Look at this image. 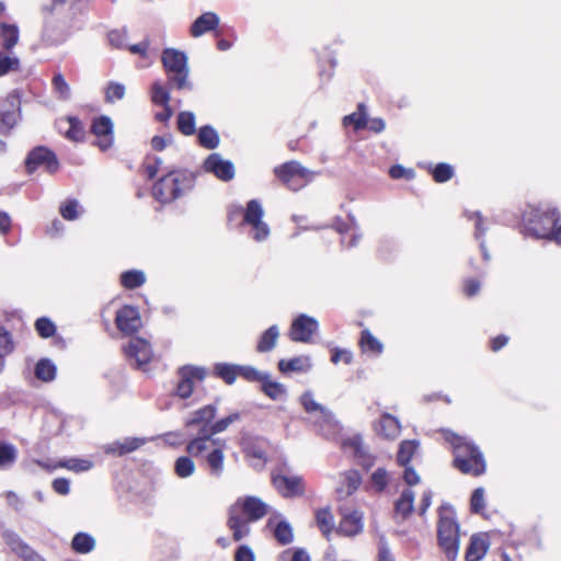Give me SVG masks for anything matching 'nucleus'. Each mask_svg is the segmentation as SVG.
<instances>
[{
	"instance_id": "nucleus-1",
	"label": "nucleus",
	"mask_w": 561,
	"mask_h": 561,
	"mask_svg": "<svg viewBox=\"0 0 561 561\" xmlns=\"http://www.w3.org/2000/svg\"><path fill=\"white\" fill-rule=\"evenodd\" d=\"M241 419L239 412L229 414L213 423L211 427L205 428L203 437H194L186 444L185 450L202 465L213 478H220L225 471V451L227 442L215 435L225 432L232 423Z\"/></svg>"
},
{
	"instance_id": "nucleus-2",
	"label": "nucleus",
	"mask_w": 561,
	"mask_h": 561,
	"mask_svg": "<svg viewBox=\"0 0 561 561\" xmlns=\"http://www.w3.org/2000/svg\"><path fill=\"white\" fill-rule=\"evenodd\" d=\"M268 513V505L256 496L238 499L229 508L227 525L234 541H240L250 534V523L260 520Z\"/></svg>"
},
{
	"instance_id": "nucleus-3",
	"label": "nucleus",
	"mask_w": 561,
	"mask_h": 561,
	"mask_svg": "<svg viewBox=\"0 0 561 561\" xmlns=\"http://www.w3.org/2000/svg\"><path fill=\"white\" fill-rule=\"evenodd\" d=\"M454 447V465L462 473L480 476L485 471V461L479 448L454 433L446 435Z\"/></svg>"
},
{
	"instance_id": "nucleus-4",
	"label": "nucleus",
	"mask_w": 561,
	"mask_h": 561,
	"mask_svg": "<svg viewBox=\"0 0 561 561\" xmlns=\"http://www.w3.org/2000/svg\"><path fill=\"white\" fill-rule=\"evenodd\" d=\"M437 539L446 558L455 561L459 552L460 533L456 513L449 504H443L438 508Z\"/></svg>"
},
{
	"instance_id": "nucleus-5",
	"label": "nucleus",
	"mask_w": 561,
	"mask_h": 561,
	"mask_svg": "<svg viewBox=\"0 0 561 561\" xmlns=\"http://www.w3.org/2000/svg\"><path fill=\"white\" fill-rule=\"evenodd\" d=\"M195 184V174L187 170L169 171L152 187L154 198L161 203H170L185 192L191 191Z\"/></svg>"
},
{
	"instance_id": "nucleus-6",
	"label": "nucleus",
	"mask_w": 561,
	"mask_h": 561,
	"mask_svg": "<svg viewBox=\"0 0 561 561\" xmlns=\"http://www.w3.org/2000/svg\"><path fill=\"white\" fill-rule=\"evenodd\" d=\"M527 232L538 239L561 243V226L556 228L559 215L556 208H534L524 216Z\"/></svg>"
},
{
	"instance_id": "nucleus-7",
	"label": "nucleus",
	"mask_w": 561,
	"mask_h": 561,
	"mask_svg": "<svg viewBox=\"0 0 561 561\" xmlns=\"http://www.w3.org/2000/svg\"><path fill=\"white\" fill-rule=\"evenodd\" d=\"M161 60L165 69L168 80L178 90H192L193 84L188 79L190 69L187 57L183 51L174 48H165Z\"/></svg>"
},
{
	"instance_id": "nucleus-8",
	"label": "nucleus",
	"mask_w": 561,
	"mask_h": 561,
	"mask_svg": "<svg viewBox=\"0 0 561 561\" xmlns=\"http://www.w3.org/2000/svg\"><path fill=\"white\" fill-rule=\"evenodd\" d=\"M299 401L319 434L328 437L337 431L339 426L333 413L327 407L318 403L311 391H305Z\"/></svg>"
},
{
	"instance_id": "nucleus-9",
	"label": "nucleus",
	"mask_w": 561,
	"mask_h": 561,
	"mask_svg": "<svg viewBox=\"0 0 561 561\" xmlns=\"http://www.w3.org/2000/svg\"><path fill=\"white\" fill-rule=\"evenodd\" d=\"M274 174L288 190L297 192L309 184L318 173L293 160L275 167Z\"/></svg>"
},
{
	"instance_id": "nucleus-10",
	"label": "nucleus",
	"mask_w": 561,
	"mask_h": 561,
	"mask_svg": "<svg viewBox=\"0 0 561 561\" xmlns=\"http://www.w3.org/2000/svg\"><path fill=\"white\" fill-rule=\"evenodd\" d=\"M264 209L257 199L248 202L243 214V224L251 226V236L256 242L267 239L270 236L268 225L263 221Z\"/></svg>"
},
{
	"instance_id": "nucleus-11",
	"label": "nucleus",
	"mask_w": 561,
	"mask_h": 561,
	"mask_svg": "<svg viewBox=\"0 0 561 561\" xmlns=\"http://www.w3.org/2000/svg\"><path fill=\"white\" fill-rule=\"evenodd\" d=\"M41 167L50 174L56 173L59 169V162L56 154L43 146L31 150L25 159V168L28 173H33Z\"/></svg>"
},
{
	"instance_id": "nucleus-12",
	"label": "nucleus",
	"mask_w": 561,
	"mask_h": 561,
	"mask_svg": "<svg viewBox=\"0 0 561 561\" xmlns=\"http://www.w3.org/2000/svg\"><path fill=\"white\" fill-rule=\"evenodd\" d=\"M21 118V100L16 91L8 94L0 107V133H9Z\"/></svg>"
},
{
	"instance_id": "nucleus-13",
	"label": "nucleus",
	"mask_w": 561,
	"mask_h": 561,
	"mask_svg": "<svg viewBox=\"0 0 561 561\" xmlns=\"http://www.w3.org/2000/svg\"><path fill=\"white\" fill-rule=\"evenodd\" d=\"M206 376L205 369L195 366H183L178 370L179 381L175 387V396L181 399L191 397L195 381H202Z\"/></svg>"
},
{
	"instance_id": "nucleus-14",
	"label": "nucleus",
	"mask_w": 561,
	"mask_h": 561,
	"mask_svg": "<svg viewBox=\"0 0 561 561\" xmlns=\"http://www.w3.org/2000/svg\"><path fill=\"white\" fill-rule=\"evenodd\" d=\"M272 482L277 492L286 499L301 496L305 493L304 479L297 474L275 473Z\"/></svg>"
},
{
	"instance_id": "nucleus-15",
	"label": "nucleus",
	"mask_w": 561,
	"mask_h": 561,
	"mask_svg": "<svg viewBox=\"0 0 561 561\" xmlns=\"http://www.w3.org/2000/svg\"><path fill=\"white\" fill-rule=\"evenodd\" d=\"M125 354L131 365L136 368L146 370L147 365L152 358V350L148 341L141 337H133L125 347Z\"/></svg>"
},
{
	"instance_id": "nucleus-16",
	"label": "nucleus",
	"mask_w": 561,
	"mask_h": 561,
	"mask_svg": "<svg viewBox=\"0 0 561 561\" xmlns=\"http://www.w3.org/2000/svg\"><path fill=\"white\" fill-rule=\"evenodd\" d=\"M203 169L207 173L214 174L222 182H229L234 178V165L230 160H226L220 153H210L203 163Z\"/></svg>"
},
{
	"instance_id": "nucleus-17",
	"label": "nucleus",
	"mask_w": 561,
	"mask_h": 561,
	"mask_svg": "<svg viewBox=\"0 0 561 561\" xmlns=\"http://www.w3.org/2000/svg\"><path fill=\"white\" fill-rule=\"evenodd\" d=\"M318 321L307 314L297 317L290 327L289 336L295 342L308 343L313 333L318 331Z\"/></svg>"
},
{
	"instance_id": "nucleus-18",
	"label": "nucleus",
	"mask_w": 561,
	"mask_h": 561,
	"mask_svg": "<svg viewBox=\"0 0 561 561\" xmlns=\"http://www.w3.org/2000/svg\"><path fill=\"white\" fill-rule=\"evenodd\" d=\"M216 414L217 407L215 404L205 405L191 413L185 421V426L188 428L199 426L198 433L195 437H203L205 428L211 427Z\"/></svg>"
},
{
	"instance_id": "nucleus-19",
	"label": "nucleus",
	"mask_w": 561,
	"mask_h": 561,
	"mask_svg": "<svg viewBox=\"0 0 561 561\" xmlns=\"http://www.w3.org/2000/svg\"><path fill=\"white\" fill-rule=\"evenodd\" d=\"M3 539L10 550L19 556L23 561H45L18 534L13 531H4Z\"/></svg>"
},
{
	"instance_id": "nucleus-20",
	"label": "nucleus",
	"mask_w": 561,
	"mask_h": 561,
	"mask_svg": "<svg viewBox=\"0 0 561 561\" xmlns=\"http://www.w3.org/2000/svg\"><path fill=\"white\" fill-rule=\"evenodd\" d=\"M116 325L125 334H133L141 327V319L137 308L124 306L116 312Z\"/></svg>"
},
{
	"instance_id": "nucleus-21",
	"label": "nucleus",
	"mask_w": 561,
	"mask_h": 561,
	"mask_svg": "<svg viewBox=\"0 0 561 561\" xmlns=\"http://www.w3.org/2000/svg\"><path fill=\"white\" fill-rule=\"evenodd\" d=\"M91 131L98 137L96 146L105 151L113 145V123L107 116L95 118L91 125Z\"/></svg>"
},
{
	"instance_id": "nucleus-22",
	"label": "nucleus",
	"mask_w": 561,
	"mask_h": 561,
	"mask_svg": "<svg viewBox=\"0 0 561 561\" xmlns=\"http://www.w3.org/2000/svg\"><path fill=\"white\" fill-rule=\"evenodd\" d=\"M363 517V513L359 511L346 512L343 510L337 533L347 537L360 534L364 527Z\"/></svg>"
},
{
	"instance_id": "nucleus-23",
	"label": "nucleus",
	"mask_w": 561,
	"mask_h": 561,
	"mask_svg": "<svg viewBox=\"0 0 561 561\" xmlns=\"http://www.w3.org/2000/svg\"><path fill=\"white\" fill-rule=\"evenodd\" d=\"M362 477L357 470H348L341 474V484L336 489L340 499L352 495L360 485Z\"/></svg>"
},
{
	"instance_id": "nucleus-24",
	"label": "nucleus",
	"mask_w": 561,
	"mask_h": 561,
	"mask_svg": "<svg viewBox=\"0 0 561 561\" xmlns=\"http://www.w3.org/2000/svg\"><path fill=\"white\" fill-rule=\"evenodd\" d=\"M68 35V32L60 25L53 21H46L42 41L46 46H57L62 44L67 39Z\"/></svg>"
},
{
	"instance_id": "nucleus-25",
	"label": "nucleus",
	"mask_w": 561,
	"mask_h": 561,
	"mask_svg": "<svg viewBox=\"0 0 561 561\" xmlns=\"http://www.w3.org/2000/svg\"><path fill=\"white\" fill-rule=\"evenodd\" d=\"M311 367V359L307 355L296 356L289 359H280L278 362V369L282 374L307 373Z\"/></svg>"
},
{
	"instance_id": "nucleus-26",
	"label": "nucleus",
	"mask_w": 561,
	"mask_h": 561,
	"mask_svg": "<svg viewBox=\"0 0 561 561\" xmlns=\"http://www.w3.org/2000/svg\"><path fill=\"white\" fill-rule=\"evenodd\" d=\"M144 444L145 440L141 438H125L122 442L117 440L105 445L104 451L113 456H124L138 449Z\"/></svg>"
},
{
	"instance_id": "nucleus-27",
	"label": "nucleus",
	"mask_w": 561,
	"mask_h": 561,
	"mask_svg": "<svg viewBox=\"0 0 561 561\" xmlns=\"http://www.w3.org/2000/svg\"><path fill=\"white\" fill-rule=\"evenodd\" d=\"M219 24V18L214 12H206L198 16L191 26V35L199 37L206 32L215 30Z\"/></svg>"
},
{
	"instance_id": "nucleus-28",
	"label": "nucleus",
	"mask_w": 561,
	"mask_h": 561,
	"mask_svg": "<svg viewBox=\"0 0 561 561\" xmlns=\"http://www.w3.org/2000/svg\"><path fill=\"white\" fill-rule=\"evenodd\" d=\"M489 542L485 536L473 535L466 550V561H480L486 553Z\"/></svg>"
},
{
	"instance_id": "nucleus-29",
	"label": "nucleus",
	"mask_w": 561,
	"mask_h": 561,
	"mask_svg": "<svg viewBox=\"0 0 561 561\" xmlns=\"http://www.w3.org/2000/svg\"><path fill=\"white\" fill-rule=\"evenodd\" d=\"M198 144L208 150L216 149L219 146L220 138L217 130L210 126H202L197 133Z\"/></svg>"
},
{
	"instance_id": "nucleus-30",
	"label": "nucleus",
	"mask_w": 561,
	"mask_h": 561,
	"mask_svg": "<svg viewBox=\"0 0 561 561\" xmlns=\"http://www.w3.org/2000/svg\"><path fill=\"white\" fill-rule=\"evenodd\" d=\"M379 426V434L386 438L393 439L400 434L401 426L398 419L389 413H383L381 415Z\"/></svg>"
},
{
	"instance_id": "nucleus-31",
	"label": "nucleus",
	"mask_w": 561,
	"mask_h": 561,
	"mask_svg": "<svg viewBox=\"0 0 561 561\" xmlns=\"http://www.w3.org/2000/svg\"><path fill=\"white\" fill-rule=\"evenodd\" d=\"M415 494L411 489L402 491L400 497L394 503L396 514L401 515L405 519L414 508Z\"/></svg>"
},
{
	"instance_id": "nucleus-32",
	"label": "nucleus",
	"mask_w": 561,
	"mask_h": 561,
	"mask_svg": "<svg viewBox=\"0 0 561 561\" xmlns=\"http://www.w3.org/2000/svg\"><path fill=\"white\" fill-rule=\"evenodd\" d=\"M278 336H279L278 327L271 325L260 336L257 345H256V351L259 353L271 352L275 347Z\"/></svg>"
},
{
	"instance_id": "nucleus-33",
	"label": "nucleus",
	"mask_w": 561,
	"mask_h": 561,
	"mask_svg": "<svg viewBox=\"0 0 561 561\" xmlns=\"http://www.w3.org/2000/svg\"><path fill=\"white\" fill-rule=\"evenodd\" d=\"M261 385L262 391L272 400H282L287 394L286 387L280 382L273 381L268 373L266 374V379H263Z\"/></svg>"
},
{
	"instance_id": "nucleus-34",
	"label": "nucleus",
	"mask_w": 561,
	"mask_h": 561,
	"mask_svg": "<svg viewBox=\"0 0 561 561\" xmlns=\"http://www.w3.org/2000/svg\"><path fill=\"white\" fill-rule=\"evenodd\" d=\"M267 527L273 529L274 537L278 543L285 546L293 541V529L286 520H280L273 527V520L268 519Z\"/></svg>"
},
{
	"instance_id": "nucleus-35",
	"label": "nucleus",
	"mask_w": 561,
	"mask_h": 561,
	"mask_svg": "<svg viewBox=\"0 0 561 561\" xmlns=\"http://www.w3.org/2000/svg\"><path fill=\"white\" fill-rule=\"evenodd\" d=\"M0 38H1V46L4 49H7V50L12 49L19 41L18 26L13 25V24L1 23L0 24Z\"/></svg>"
},
{
	"instance_id": "nucleus-36",
	"label": "nucleus",
	"mask_w": 561,
	"mask_h": 561,
	"mask_svg": "<svg viewBox=\"0 0 561 561\" xmlns=\"http://www.w3.org/2000/svg\"><path fill=\"white\" fill-rule=\"evenodd\" d=\"M193 456L179 457L174 462V472L179 478L185 479L192 477L195 472L196 466L193 460Z\"/></svg>"
},
{
	"instance_id": "nucleus-37",
	"label": "nucleus",
	"mask_w": 561,
	"mask_h": 561,
	"mask_svg": "<svg viewBox=\"0 0 561 561\" xmlns=\"http://www.w3.org/2000/svg\"><path fill=\"white\" fill-rule=\"evenodd\" d=\"M466 215H467L468 219H470V220L474 219L476 220L474 237H476V239L480 240V249H481L483 259L485 261H489L490 260V254H489V252L486 250L484 240H482V237L485 234V231H486V228L483 226V218H482V216H481V214L479 211L467 213Z\"/></svg>"
},
{
	"instance_id": "nucleus-38",
	"label": "nucleus",
	"mask_w": 561,
	"mask_h": 561,
	"mask_svg": "<svg viewBox=\"0 0 561 561\" xmlns=\"http://www.w3.org/2000/svg\"><path fill=\"white\" fill-rule=\"evenodd\" d=\"M18 458V449L14 445L0 442V469L5 470L13 466Z\"/></svg>"
},
{
	"instance_id": "nucleus-39",
	"label": "nucleus",
	"mask_w": 561,
	"mask_h": 561,
	"mask_svg": "<svg viewBox=\"0 0 561 561\" xmlns=\"http://www.w3.org/2000/svg\"><path fill=\"white\" fill-rule=\"evenodd\" d=\"M146 282V275L142 271L130 270L122 273L121 283L127 289H135L142 286Z\"/></svg>"
},
{
	"instance_id": "nucleus-40",
	"label": "nucleus",
	"mask_w": 561,
	"mask_h": 561,
	"mask_svg": "<svg viewBox=\"0 0 561 561\" xmlns=\"http://www.w3.org/2000/svg\"><path fill=\"white\" fill-rule=\"evenodd\" d=\"M35 376L45 382L51 381L56 377V366L47 358H42L35 366Z\"/></svg>"
},
{
	"instance_id": "nucleus-41",
	"label": "nucleus",
	"mask_w": 561,
	"mask_h": 561,
	"mask_svg": "<svg viewBox=\"0 0 561 561\" xmlns=\"http://www.w3.org/2000/svg\"><path fill=\"white\" fill-rule=\"evenodd\" d=\"M359 344L364 352H370L375 355L381 354L383 350L382 343L367 329L363 330Z\"/></svg>"
},
{
	"instance_id": "nucleus-42",
	"label": "nucleus",
	"mask_w": 561,
	"mask_h": 561,
	"mask_svg": "<svg viewBox=\"0 0 561 561\" xmlns=\"http://www.w3.org/2000/svg\"><path fill=\"white\" fill-rule=\"evenodd\" d=\"M72 549L78 553H89L95 547L94 538L85 533H78L71 542Z\"/></svg>"
},
{
	"instance_id": "nucleus-43",
	"label": "nucleus",
	"mask_w": 561,
	"mask_h": 561,
	"mask_svg": "<svg viewBox=\"0 0 561 561\" xmlns=\"http://www.w3.org/2000/svg\"><path fill=\"white\" fill-rule=\"evenodd\" d=\"M316 522L321 533L328 537L334 527V517L329 507L316 512Z\"/></svg>"
},
{
	"instance_id": "nucleus-44",
	"label": "nucleus",
	"mask_w": 561,
	"mask_h": 561,
	"mask_svg": "<svg viewBox=\"0 0 561 561\" xmlns=\"http://www.w3.org/2000/svg\"><path fill=\"white\" fill-rule=\"evenodd\" d=\"M178 129L185 136L194 135L196 131L195 115L193 112L184 111L178 115Z\"/></svg>"
},
{
	"instance_id": "nucleus-45",
	"label": "nucleus",
	"mask_w": 561,
	"mask_h": 561,
	"mask_svg": "<svg viewBox=\"0 0 561 561\" xmlns=\"http://www.w3.org/2000/svg\"><path fill=\"white\" fill-rule=\"evenodd\" d=\"M419 447L417 440H403L400 444L397 460L399 465L407 466Z\"/></svg>"
},
{
	"instance_id": "nucleus-46",
	"label": "nucleus",
	"mask_w": 561,
	"mask_h": 561,
	"mask_svg": "<svg viewBox=\"0 0 561 561\" xmlns=\"http://www.w3.org/2000/svg\"><path fill=\"white\" fill-rule=\"evenodd\" d=\"M343 124L345 126L353 125L356 130L366 127V125H367V114H366V106H365V104L360 103L358 105V111L357 112L352 113L350 115H346L343 118Z\"/></svg>"
},
{
	"instance_id": "nucleus-47",
	"label": "nucleus",
	"mask_w": 561,
	"mask_h": 561,
	"mask_svg": "<svg viewBox=\"0 0 561 561\" xmlns=\"http://www.w3.org/2000/svg\"><path fill=\"white\" fill-rule=\"evenodd\" d=\"M215 373L218 377H220L225 382L231 385L234 382L236 378L239 376V365L231 364H217L215 366Z\"/></svg>"
},
{
	"instance_id": "nucleus-48",
	"label": "nucleus",
	"mask_w": 561,
	"mask_h": 561,
	"mask_svg": "<svg viewBox=\"0 0 561 561\" xmlns=\"http://www.w3.org/2000/svg\"><path fill=\"white\" fill-rule=\"evenodd\" d=\"M57 466L75 472H84L90 470L93 467V463L91 460L88 459L69 458L59 461Z\"/></svg>"
},
{
	"instance_id": "nucleus-49",
	"label": "nucleus",
	"mask_w": 561,
	"mask_h": 561,
	"mask_svg": "<svg viewBox=\"0 0 561 561\" xmlns=\"http://www.w3.org/2000/svg\"><path fill=\"white\" fill-rule=\"evenodd\" d=\"M54 92L60 100H69L71 89L61 73H56L51 80Z\"/></svg>"
},
{
	"instance_id": "nucleus-50",
	"label": "nucleus",
	"mask_w": 561,
	"mask_h": 561,
	"mask_svg": "<svg viewBox=\"0 0 561 561\" xmlns=\"http://www.w3.org/2000/svg\"><path fill=\"white\" fill-rule=\"evenodd\" d=\"M151 101L156 105L167 106L170 102V92L159 81H156L151 87Z\"/></svg>"
},
{
	"instance_id": "nucleus-51",
	"label": "nucleus",
	"mask_w": 561,
	"mask_h": 561,
	"mask_svg": "<svg viewBox=\"0 0 561 561\" xmlns=\"http://www.w3.org/2000/svg\"><path fill=\"white\" fill-rule=\"evenodd\" d=\"M35 329L38 335L43 339L51 337L56 333L55 323L46 317H42L36 320Z\"/></svg>"
},
{
	"instance_id": "nucleus-52",
	"label": "nucleus",
	"mask_w": 561,
	"mask_h": 561,
	"mask_svg": "<svg viewBox=\"0 0 561 561\" xmlns=\"http://www.w3.org/2000/svg\"><path fill=\"white\" fill-rule=\"evenodd\" d=\"M266 371H261L253 366L239 365V376L251 382H262L263 379H266Z\"/></svg>"
},
{
	"instance_id": "nucleus-53",
	"label": "nucleus",
	"mask_w": 561,
	"mask_h": 561,
	"mask_svg": "<svg viewBox=\"0 0 561 561\" xmlns=\"http://www.w3.org/2000/svg\"><path fill=\"white\" fill-rule=\"evenodd\" d=\"M125 96V85L118 82H110L105 88V101L113 103Z\"/></svg>"
},
{
	"instance_id": "nucleus-54",
	"label": "nucleus",
	"mask_w": 561,
	"mask_h": 561,
	"mask_svg": "<svg viewBox=\"0 0 561 561\" xmlns=\"http://www.w3.org/2000/svg\"><path fill=\"white\" fill-rule=\"evenodd\" d=\"M370 480L373 489L378 493L382 492L389 482L387 470L383 468L376 469L373 472Z\"/></svg>"
},
{
	"instance_id": "nucleus-55",
	"label": "nucleus",
	"mask_w": 561,
	"mask_h": 561,
	"mask_svg": "<svg viewBox=\"0 0 561 561\" xmlns=\"http://www.w3.org/2000/svg\"><path fill=\"white\" fill-rule=\"evenodd\" d=\"M69 129L66 133V137L73 141H80L83 139L84 129L82 123L77 117H69Z\"/></svg>"
},
{
	"instance_id": "nucleus-56",
	"label": "nucleus",
	"mask_w": 561,
	"mask_h": 561,
	"mask_svg": "<svg viewBox=\"0 0 561 561\" xmlns=\"http://www.w3.org/2000/svg\"><path fill=\"white\" fill-rule=\"evenodd\" d=\"M454 175V169L447 163H438L433 170V178L438 183H444L450 180Z\"/></svg>"
},
{
	"instance_id": "nucleus-57",
	"label": "nucleus",
	"mask_w": 561,
	"mask_h": 561,
	"mask_svg": "<svg viewBox=\"0 0 561 561\" xmlns=\"http://www.w3.org/2000/svg\"><path fill=\"white\" fill-rule=\"evenodd\" d=\"M79 203L77 199H69L60 206V215L66 220H75L79 217Z\"/></svg>"
},
{
	"instance_id": "nucleus-58",
	"label": "nucleus",
	"mask_w": 561,
	"mask_h": 561,
	"mask_svg": "<svg viewBox=\"0 0 561 561\" xmlns=\"http://www.w3.org/2000/svg\"><path fill=\"white\" fill-rule=\"evenodd\" d=\"M20 60L14 56L0 54V76L19 68Z\"/></svg>"
},
{
	"instance_id": "nucleus-59",
	"label": "nucleus",
	"mask_w": 561,
	"mask_h": 561,
	"mask_svg": "<svg viewBox=\"0 0 561 561\" xmlns=\"http://www.w3.org/2000/svg\"><path fill=\"white\" fill-rule=\"evenodd\" d=\"M471 511L473 513H481L485 506L484 503V490L482 488H478L473 491L470 500Z\"/></svg>"
},
{
	"instance_id": "nucleus-60",
	"label": "nucleus",
	"mask_w": 561,
	"mask_h": 561,
	"mask_svg": "<svg viewBox=\"0 0 561 561\" xmlns=\"http://www.w3.org/2000/svg\"><path fill=\"white\" fill-rule=\"evenodd\" d=\"M108 43L112 47L124 48L126 46V32L124 30H114L107 34Z\"/></svg>"
},
{
	"instance_id": "nucleus-61",
	"label": "nucleus",
	"mask_w": 561,
	"mask_h": 561,
	"mask_svg": "<svg viewBox=\"0 0 561 561\" xmlns=\"http://www.w3.org/2000/svg\"><path fill=\"white\" fill-rule=\"evenodd\" d=\"M12 351V341L10 333L0 327V359L8 355Z\"/></svg>"
},
{
	"instance_id": "nucleus-62",
	"label": "nucleus",
	"mask_w": 561,
	"mask_h": 561,
	"mask_svg": "<svg viewBox=\"0 0 561 561\" xmlns=\"http://www.w3.org/2000/svg\"><path fill=\"white\" fill-rule=\"evenodd\" d=\"M344 445L350 447L357 457H363L365 455L363 438L358 435L345 440Z\"/></svg>"
},
{
	"instance_id": "nucleus-63",
	"label": "nucleus",
	"mask_w": 561,
	"mask_h": 561,
	"mask_svg": "<svg viewBox=\"0 0 561 561\" xmlns=\"http://www.w3.org/2000/svg\"><path fill=\"white\" fill-rule=\"evenodd\" d=\"M234 561H255L254 552L249 546L242 545L236 551Z\"/></svg>"
},
{
	"instance_id": "nucleus-64",
	"label": "nucleus",
	"mask_w": 561,
	"mask_h": 561,
	"mask_svg": "<svg viewBox=\"0 0 561 561\" xmlns=\"http://www.w3.org/2000/svg\"><path fill=\"white\" fill-rule=\"evenodd\" d=\"M53 489L60 495H67L70 492V482L66 478H57L53 481Z\"/></svg>"
}]
</instances>
